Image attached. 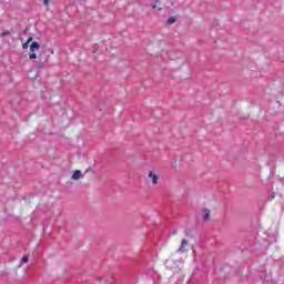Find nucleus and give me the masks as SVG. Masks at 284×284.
I'll return each instance as SVG.
<instances>
[{"label": "nucleus", "instance_id": "14", "mask_svg": "<svg viewBox=\"0 0 284 284\" xmlns=\"http://www.w3.org/2000/svg\"><path fill=\"white\" fill-rule=\"evenodd\" d=\"M271 199H274V195H271Z\"/></svg>", "mask_w": 284, "mask_h": 284}, {"label": "nucleus", "instance_id": "9", "mask_svg": "<svg viewBox=\"0 0 284 284\" xmlns=\"http://www.w3.org/2000/svg\"><path fill=\"white\" fill-rule=\"evenodd\" d=\"M28 261H30V258L28 257V255H23V256H22V263H28Z\"/></svg>", "mask_w": 284, "mask_h": 284}, {"label": "nucleus", "instance_id": "10", "mask_svg": "<svg viewBox=\"0 0 284 284\" xmlns=\"http://www.w3.org/2000/svg\"><path fill=\"white\" fill-rule=\"evenodd\" d=\"M9 34H10V31H4L0 33V37H9Z\"/></svg>", "mask_w": 284, "mask_h": 284}, {"label": "nucleus", "instance_id": "1", "mask_svg": "<svg viewBox=\"0 0 284 284\" xmlns=\"http://www.w3.org/2000/svg\"><path fill=\"white\" fill-rule=\"evenodd\" d=\"M41 48V44H39V42L37 41H33L31 44H30V54H29V59L31 61H34V59H38V54L36 52H38V50H40Z\"/></svg>", "mask_w": 284, "mask_h": 284}, {"label": "nucleus", "instance_id": "6", "mask_svg": "<svg viewBox=\"0 0 284 284\" xmlns=\"http://www.w3.org/2000/svg\"><path fill=\"white\" fill-rule=\"evenodd\" d=\"M80 179H81V171L80 170L74 171L72 175V180L79 181Z\"/></svg>", "mask_w": 284, "mask_h": 284}, {"label": "nucleus", "instance_id": "4", "mask_svg": "<svg viewBox=\"0 0 284 284\" xmlns=\"http://www.w3.org/2000/svg\"><path fill=\"white\" fill-rule=\"evenodd\" d=\"M48 59H50V55H48L44 61L36 60L33 63L38 70H43V68H45V63H48Z\"/></svg>", "mask_w": 284, "mask_h": 284}, {"label": "nucleus", "instance_id": "12", "mask_svg": "<svg viewBox=\"0 0 284 284\" xmlns=\"http://www.w3.org/2000/svg\"><path fill=\"white\" fill-rule=\"evenodd\" d=\"M33 37L32 36H30L28 39H27V43H32V41H33Z\"/></svg>", "mask_w": 284, "mask_h": 284}, {"label": "nucleus", "instance_id": "8", "mask_svg": "<svg viewBox=\"0 0 284 284\" xmlns=\"http://www.w3.org/2000/svg\"><path fill=\"white\" fill-rule=\"evenodd\" d=\"M176 22V19L175 18H170L166 23L168 26H172V23H175Z\"/></svg>", "mask_w": 284, "mask_h": 284}, {"label": "nucleus", "instance_id": "3", "mask_svg": "<svg viewBox=\"0 0 284 284\" xmlns=\"http://www.w3.org/2000/svg\"><path fill=\"white\" fill-rule=\"evenodd\" d=\"M187 250H190V242L187 240H182L178 252L183 254L184 252H187Z\"/></svg>", "mask_w": 284, "mask_h": 284}, {"label": "nucleus", "instance_id": "11", "mask_svg": "<svg viewBox=\"0 0 284 284\" xmlns=\"http://www.w3.org/2000/svg\"><path fill=\"white\" fill-rule=\"evenodd\" d=\"M29 45H30L29 42H24V43L22 44L23 50H28V47H29Z\"/></svg>", "mask_w": 284, "mask_h": 284}, {"label": "nucleus", "instance_id": "13", "mask_svg": "<svg viewBox=\"0 0 284 284\" xmlns=\"http://www.w3.org/2000/svg\"><path fill=\"white\" fill-rule=\"evenodd\" d=\"M44 6H50V0H43Z\"/></svg>", "mask_w": 284, "mask_h": 284}, {"label": "nucleus", "instance_id": "2", "mask_svg": "<svg viewBox=\"0 0 284 284\" xmlns=\"http://www.w3.org/2000/svg\"><path fill=\"white\" fill-rule=\"evenodd\" d=\"M148 179L151 181L152 185H159V174L154 171H149Z\"/></svg>", "mask_w": 284, "mask_h": 284}, {"label": "nucleus", "instance_id": "7", "mask_svg": "<svg viewBox=\"0 0 284 284\" xmlns=\"http://www.w3.org/2000/svg\"><path fill=\"white\" fill-rule=\"evenodd\" d=\"M160 3H161V0H155V4L152 6L153 10H158V12H161L163 8L159 7Z\"/></svg>", "mask_w": 284, "mask_h": 284}, {"label": "nucleus", "instance_id": "5", "mask_svg": "<svg viewBox=\"0 0 284 284\" xmlns=\"http://www.w3.org/2000/svg\"><path fill=\"white\" fill-rule=\"evenodd\" d=\"M210 214H212V211H210V209L202 210V219H203V221H210Z\"/></svg>", "mask_w": 284, "mask_h": 284}]
</instances>
